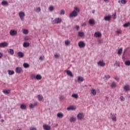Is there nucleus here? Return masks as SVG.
I'll return each mask as SVG.
<instances>
[{"mask_svg": "<svg viewBox=\"0 0 130 130\" xmlns=\"http://www.w3.org/2000/svg\"><path fill=\"white\" fill-rule=\"evenodd\" d=\"M80 13V9L78 7H75L73 11L70 14V18H76L78 16V14Z\"/></svg>", "mask_w": 130, "mask_h": 130, "instance_id": "f257e3e1", "label": "nucleus"}, {"mask_svg": "<svg viewBox=\"0 0 130 130\" xmlns=\"http://www.w3.org/2000/svg\"><path fill=\"white\" fill-rule=\"evenodd\" d=\"M18 15L20 20L23 21L24 20V17H25V13L23 11H20L19 12Z\"/></svg>", "mask_w": 130, "mask_h": 130, "instance_id": "f03ea898", "label": "nucleus"}, {"mask_svg": "<svg viewBox=\"0 0 130 130\" xmlns=\"http://www.w3.org/2000/svg\"><path fill=\"white\" fill-rule=\"evenodd\" d=\"M78 46L80 48H84L86 46V44L83 41H80L78 43Z\"/></svg>", "mask_w": 130, "mask_h": 130, "instance_id": "7ed1b4c3", "label": "nucleus"}, {"mask_svg": "<svg viewBox=\"0 0 130 130\" xmlns=\"http://www.w3.org/2000/svg\"><path fill=\"white\" fill-rule=\"evenodd\" d=\"M61 18H55L53 21V24H58L59 23H61Z\"/></svg>", "mask_w": 130, "mask_h": 130, "instance_id": "20e7f679", "label": "nucleus"}, {"mask_svg": "<svg viewBox=\"0 0 130 130\" xmlns=\"http://www.w3.org/2000/svg\"><path fill=\"white\" fill-rule=\"evenodd\" d=\"M77 118L78 119H79V120H82V119L84 118V114H83V113H79L77 115Z\"/></svg>", "mask_w": 130, "mask_h": 130, "instance_id": "39448f33", "label": "nucleus"}, {"mask_svg": "<svg viewBox=\"0 0 130 130\" xmlns=\"http://www.w3.org/2000/svg\"><path fill=\"white\" fill-rule=\"evenodd\" d=\"M43 128H44V130H50L51 129V126L50 125L45 124L43 125Z\"/></svg>", "mask_w": 130, "mask_h": 130, "instance_id": "423d86ee", "label": "nucleus"}, {"mask_svg": "<svg viewBox=\"0 0 130 130\" xmlns=\"http://www.w3.org/2000/svg\"><path fill=\"white\" fill-rule=\"evenodd\" d=\"M110 115L113 121H116V116H115V115L114 114H112V113H111L110 114Z\"/></svg>", "mask_w": 130, "mask_h": 130, "instance_id": "0eeeda50", "label": "nucleus"}, {"mask_svg": "<svg viewBox=\"0 0 130 130\" xmlns=\"http://www.w3.org/2000/svg\"><path fill=\"white\" fill-rule=\"evenodd\" d=\"M10 34L11 35V36H15V35H17V32L14 30H11L10 31Z\"/></svg>", "mask_w": 130, "mask_h": 130, "instance_id": "6e6552de", "label": "nucleus"}, {"mask_svg": "<svg viewBox=\"0 0 130 130\" xmlns=\"http://www.w3.org/2000/svg\"><path fill=\"white\" fill-rule=\"evenodd\" d=\"M3 93L6 95H9L11 93V89H3Z\"/></svg>", "mask_w": 130, "mask_h": 130, "instance_id": "1a4fd4ad", "label": "nucleus"}, {"mask_svg": "<svg viewBox=\"0 0 130 130\" xmlns=\"http://www.w3.org/2000/svg\"><path fill=\"white\" fill-rule=\"evenodd\" d=\"M8 44L6 42L0 43V47H1V48L7 47V46H8Z\"/></svg>", "mask_w": 130, "mask_h": 130, "instance_id": "9d476101", "label": "nucleus"}, {"mask_svg": "<svg viewBox=\"0 0 130 130\" xmlns=\"http://www.w3.org/2000/svg\"><path fill=\"white\" fill-rule=\"evenodd\" d=\"M17 55L20 58L24 57V53L22 52H17Z\"/></svg>", "mask_w": 130, "mask_h": 130, "instance_id": "9b49d317", "label": "nucleus"}, {"mask_svg": "<svg viewBox=\"0 0 130 130\" xmlns=\"http://www.w3.org/2000/svg\"><path fill=\"white\" fill-rule=\"evenodd\" d=\"M98 66H100V67H105V63H104L103 60L102 61L101 60L98 62Z\"/></svg>", "mask_w": 130, "mask_h": 130, "instance_id": "f8f14e48", "label": "nucleus"}, {"mask_svg": "<svg viewBox=\"0 0 130 130\" xmlns=\"http://www.w3.org/2000/svg\"><path fill=\"white\" fill-rule=\"evenodd\" d=\"M94 37H101L102 36V34L100 32H95L94 34Z\"/></svg>", "mask_w": 130, "mask_h": 130, "instance_id": "ddd939ff", "label": "nucleus"}, {"mask_svg": "<svg viewBox=\"0 0 130 130\" xmlns=\"http://www.w3.org/2000/svg\"><path fill=\"white\" fill-rule=\"evenodd\" d=\"M16 72L17 74H21V73H22V68L20 67H17L16 68Z\"/></svg>", "mask_w": 130, "mask_h": 130, "instance_id": "4468645a", "label": "nucleus"}, {"mask_svg": "<svg viewBox=\"0 0 130 130\" xmlns=\"http://www.w3.org/2000/svg\"><path fill=\"white\" fill-rule=\"evenodd\" d=\"M67 74L68 76H70V77H74V75H73V73L70 70L66 71Z\"/></svg>", "mask_w": 130, "mask_h": 130, "instance_id": "2eb2a0df", "label": "nucleus"}, {"mask_svg": "<svg viewBox=\"0 0 130 130\" xmlns=\"http://www.w3.org/2000/svg\"><path fill=\"white\" fill-rule=\"evenodd\" d=\"M110 19H111V16L109 15L104 17L105 21H110Z\"/></svg>", "mask_w": 130, "mask_h": 130, "instance_id": "dca6fc26", "label": "nucleus"}, {"mask_svg": "<svg viewBox=\"0 0 130 130\" xmlns=\"http://www.w3.org/2000/svg\"><path fill=\"white\" fill-rule=\"evenodd\" d=\"M70 122H74L76 121V117L75 116L71 117L70 119Z\"/></svg>", "mask_w": 130, "mask_h": 130, "instance_id": "f3484780", "label": "nucleus"}, {"mask_svg": "<svg viewBox=\"0 0 130 130\" xmlns=\"http://www.w3.org/2000/svg\"><path fill=\"white\" fill-rule=\"evenodd\" d=\"M36 80H38V81H39V80H41V79H42V76H41L40 74H38L36 76Z\"/></svg>", "mask_w": 130, "mask_h": 130, "instance_id": "a211bd4d", "label": "nucleus"}, {"mask_svg": "<svg viewBox=\"0 0 130 130\" xmlns=\"http://www.w3.org/2000/svg\"><path fill=\"white\" fill-rule=\"evenodd\" d=\"M88 22L90 25L95 24V20H94V19H89Z\"/></svg>", "mask_w": 130, "mask_h": 130, "instance_id": "6ab92c4d", "label": "nucleus"}, {"mask_svg": "<svg viewBox=\"0 0 130 130\" xmlns=\"http://www.w3.org/2000/svg\"><path fill=\"white\" fill-rule=\"evenodd\" d=\"M7 72L10 76H12V75H14V74H15V72L12 70H8Z\"/></svg>", "mask_w": 130, "mask_h": 130, "instance_id": "aec40b11", "label": "nucleus"}, {"mask_svg": "<svg viewBox=\"0 0 130 130\" xmlns=\"http://www.w3.org/2000/svg\"><path fill=\"white\" fill-rule=\"evenodd\" d=\"M57 116L59 118H62V117H63V114L62 113H58Z\"/></svg>", "mask_w": 130, "mask_h": 130, "instance_id": "412c9836", "label": "nucleus"}, {"mask_svg": "<svg viewBox=\"0 0 130 130\" xmlns=\"http://www.w3.org/2000/svg\"><path fill=\"white\" fill-rule=\"evenodd\" d=\"M8 2L6 1L3 0L2 3L1 4L2 5V6H8Z\"/></svg>", "mask_w": 130, "mask_h": 130, "instance_id": "4be33fe9", "label": "nucleus"}, {"mask_svg": "<svg viewBox=\"0 0 130 130\" xmlns=\"http://www.w3.org/2000/svg\"><path fill=\"white\" fill-rule=\"evenodd\" d=\"M124 89L125 91H129V86L128 85H126L124 87Z\"/></svg>", "mask_w": 130, "mask_h": 130, "instance_id": "5701e85b", "label": "nucleus"}, {"mask_svg": "<svg viewBox=\"0 0 130 130\" xmlns=\"http://www.w3.org/2000/svg\"><path fill=\"white\" fill-rule=\"evenodd\" d=\"M8 53L13 55L14 54V50L13 49H10L8 50Z\"/></svg>", "mask_w": 130, "mask_h": 130, "instance_id": "b1692460", "label": "nucleus"}, {"mask_svg": "<svg viewBox=\"0 0 130 130\" xmlns=\"http://www.w3.org/2000/svg\"><path fill=\"white\" fill-rule=\"evenodd\" d=\"M91 93L92 94V95H96L97 93V91H96V89H93L91 90Z\"/></svg>", "mask_w": 130, "mask_h": 130, "instance_id": "393cba45", "label": "nucleus"}, {"mask_svg": "<svg viewBox=\"0 0 130 130\" xmlns=\"http://www.w3.org/2000/svg\"><path fill=\"white\" fill-rule=\"evenodd\" d=\"M37 106V103H36L34 104H30L29 105V108L30 109L34 108V107Z\"/></svg>", "mask_w": 130, "mask_h": 130, "instance_id": "a878e982", "label": "nucleus"}, {"mask_svg": "<svg viewBox=\"0 0 130 130\" xmlns=\"http://www.w3.org/2000/svg\"><path fill=\"white\" fill-rule=\"evenodd\" d=\"M78 82H83L84 81V78L82 77L79 76L78 77Z\"/></svg>", "mask_w": 130, "mask_h": 130, "instance_id": "bb28decb", "label": "nucleus"}, {"mask_svg": "<svg viewBox=\"0 0 130 130\" xmlns=\"http://www.w3.org/2000/svg\"><path fill=\"white\" fill-rule=\"evenodd\" d=\"M38 99L39 101H42V99H43V96H42V95L39 94L38 95Z\"/></svg>", "mask_w": 130, "mask_h": 130, "instance_id": "cd10ccee", "label": "nucleus"}, {"mask_svg": "<svg viewBox=\"0 0 130 130\" xmlns=\"http://www.w3.org/2000/svg\"><path fill=\"white\" fill-rule=\"evenodd\" d=\"M72 97L73 98H75V99H78L79 98V96L78 95V94L74 93L72 95Z\"/></svg>", "mask_w": 130, "mask_h": 130, "instance_id": "c85d7f7f", "label": "nucleus"}, {"mask_svg": "<svg viewBox=\"0 0 130 130\" xmlns=\"http://www.w3.org/2000/svg\"><path fill=\"white\" fill-rule=\"evenodd\" d=\"M23 45V47H28V46L30 45V44L28 42H24Z\"/></svg>", "mask_w": 130, "mask_h": 130, "instance_id": "c756f323", "label": "nucleus"}, {"mask_svg": "<svg viewBox=\"0 0 130 130\" xmlns=\"http://www.w3.org/2000/svg\"><path fill=\"white\" fill-rule=\"evenodd\" d=\"M121 53H122V48H120L118 50V55H121Z\"/></svg>", "mask_w": 130, "mask_h": 130, "instance_id": "7c9ffc66", "label": "nucleus"}, {"mask_svg": "<svg viewBox=\"0 0 130 130\" xmlns=\"http://www.w3.org/2000/svg\"><path fill=\"white\" fill-rule=\"evenodd\" d=\"M76 108L74 107L73 106H70L67 108V110H75Z\"/></svg>", "mask_w": 130, "mask_h": 130, "instance_id": "2f4dec72", "label": "nucleus"}, {"mask_svg": "<svg viewBox=\"0 0 130 130\" xmlns=\"http://www.w3.org/2000/svg\"><path fill=\"white\" fill-rule=\"evenodd\" d=\"M22 32L23 33V34H25L27 35L28 34V33H29V30H27V29H22Z\"/></svg>", "mask_w": 130, "mask_h": 130, "instance_id": "473e14b6", "label": "nucleus"}, {"mask_svg": "<svg viewBox=\"0 0 130 130\" xmlns=\"http://www.w3.org/2000/svg\"><path fill=\"white\" fill-rule=\"evenodd\" d=\"M128 26H130V22H128L127 23L123 24V27H125V28L128 27Z\"/></svg>", "mask_w": 130, "mask_h": 130, "instance_id": "72a5a7b5", "label": "nucleus"}, {"mask_svg": "<svg viewBox=\"0 0 130 130\" xmlns=\"http://www.w3.org/2000/svg\"><path fill=\"white\" fill-rule=\"evenodd\" d=\"M21 109H26V107L25 105L21 104L20 106Z\"/></svg>", "mask_w": 130, "mask_h": 130, "instance_id": "f704fd0d", "label": "nucleus"}, {"mask_svg": "<svg viewBox=\"0 0 130 130\" xmlns=\"http://www.w3.org/2000/svg\"><path fill=\"white\" fill-rule=\"evenodd\" d=\"M78 35L79 36H80V37H83L84 35V32L79 31L78 33Z\"/></svg>", "mask_w": 130, "mask_h": 130, "instance_id": "c9c22d12", "label": "nucleus"}, {"mask_svg": "<svg viewBox=\"0 0 130 130\" xmlns=\"http://www.w3.org/2000/svg\"><path fill=\"white\" fill-rule=\"evenodd\" d=\"M35 11L36 12H37V13H39L41 11V9L40 8V7L37 8L35 9Z\"/></svg>", "mask_w": 130, "mask_h": 130, "instance_id": "e433bc0d", "label": "nucleus"}, {"mask_svg": "<svg viewBox=\"0 0 130 130\" xmlns=\"http://www.w3.org/2000/svg\"><path fill=\"white\" fill-rule=\"evenodd\" d=\"M23 67L25 69H27V68H29V64H28L27 63H23Z\"/></svg>", "mask_w": 130, "mask_h": 130, "instance_id": "4c0bfd02", "label": "nucleus"}, {"mask_svg": "<svg viewBox=\"0 0 130 130\" xmlns=\"http://www.w3.org/2000/svg\"><path fill=\"white\" fill-rule=\"evenodd\" d=\"M49 9L50 12H52L54 10V7L53 6H51L49 7Z\"/></svg>", "mask_w": 130, "mask_h": 130, "instance_id": "58836bf2", "label": "nucleus"}, {"mask_svg": "<svg viewBox=\"0 0 130 130\" xmlns=\"http://www.w3.org/2000/svg\"><path fill=\"white\" fill-rule=\"evenodd\" d=\"M125 66H130V61L129 60L125 61Z\"/></svg>", "mask_w": 130, "mask_h": 130, "instance_id": "ea45409f", "label": "nucleus"}, {"mask_svg": "<svg viewBox=\"0 0 130 130\" xmlns=\"http://www.w3.org/2000/svg\"><path fill=\"white\" fill-rule=\"evenodd\" d=\"M106 79V80H108V79H110V75H105V77H104V79Z\"/></svg>", "mask_w": 130, "mask_h": 130, "instance_id": "a19ab883", "label": "nucleus"}, {"mask_svg": "<svg viewBox=\"0 0 130 130\" xmlns=\"http://www.w3.org/2000/svg\"><path fill=\"white\" fill-rule=\"evenodd\" d=\"M111 86L112 88H115V87H116V83L115 82H113Z\"/></svg>", "mask_w": 130, "mask_h": 130, "instance_id": "79ce46f5", "label": "nucleus"}, {"mask_svg": "<svg viewBox=\"0 0 130 130\" xmlns=\"http://www.w3.org/2000/svg\"><path fill=\"white\" fill-rule=\"evenodd\" d=\"M70 43H71V42H70V41H69V40L65 41V44H66V45H67V46L70 45Z\"/></svg>", "mask_w": 130, "mask_h": 130, "instance_id": "37998d69", "label": "nucleus"}, {"mask_svg": "<svg viewBox=\"0 0 130 130\" xmlns=\"http://www.w3.org/2000/svg\"><path fill=\"white\" fill-rule=\"evenodd\" d=\"M126 3V0H121V4H122V5H125Z\"/></svg>", "mask_w": 130, "mask_h": 130, "instance_id": "c03bdc74", "label": "nucleus"}, {"mask_svg": "<svg viewBox=\"0 0 130 130\" xmlns=\"http://www.w3.org/2000/svg\"><path fill=\"white\" fill-rule=\"evenodd\" d=\"M31 80H34V79H36V76H35V75L32 74L31 75Z\"/></svg>", "mask_w": 130, "mask_h": 130, "instance_id": "a18cd8bd", "label": "nucleus"}, {"mask_svg": "<svg viewBox=\"0 0 130 130\" xmlns=\"http://www.w3.org/2000/svg\"><path fill=\"white\" fill-rule=\"evenodd\" d=\"M60 14L61 15H64V14H65L64 10H63H63H61V11H60Z\"/></svg>", "mask_w": 130, "mask_h": 130, "instance_id": "49530a36", "label": "nucleus"}, {"mask_svg": "<svg viewBox=\"0 0 130 130\" xmlns=\"http://www.w3.org/2000/svg\"><path fill=\"white\" fill-rule=\"evenodd\" d=\"M75 29H76L77 30L80 29V26L79 25H76L75 26Z\"/></svg>", "mask_w": 130, "mask_h": 130, "instance_id": "de8ad7c7", "label": "nucleus"}, {"mask_svg": "<svg viewBox=\"0 0 130 130\" xmlns=\"http://www.w3.org/2000/svg\"><path fill=\"white\" fill-rule=\"evenodd\" d=\"M116 32H117L118 34H121V30L118 29V30L116 31Z\"/></svg>", "mask_w": 130, "mask_h": 130, "instance_id": "09e8293b", "label": "nucleus"}, {"mask_svg": "<svg viewBox=\"0 0 130 130\" xmlns=\"http://www.w3.org/2000/svg\"><path fill=\"white\" fill-rule=\"evenodd\" d=\"M30 130H37V129L35 127H30Z\"/></svg>", "mask_w": 130, "mask_h": 130, "instance_id": "8fccbe9b", "label": "nucleus"}, {"mask_svg": "<svg viewBox=\"0 0 130 130\" xmlns=\"http://www.w3.org/2000/svg\"><path fill=\"white\" fill-rule=\"evenodd\" d=\"M54 56H55V58H58L59 57V55H58V54H55L54 55Z\"/></svg>", "mask_w": 130, "mask_h": 130, "instance_id": "3c124183", "label": "nucleus"}, {"mask_svg": "<svg viewBox=\"0 0 130 130\" xmlns=\"http://www.w3.org/2000/svg\"><path fill=\"white\" fill-rule=\"evenodd\" d=\"M120 101H123L124 100V98L123 96H121L120 98Z\"/></svg>", "mask_w": 130, "mask_h": 130, "instance_id": "603ef678", "label": "nucleus"}, {"mask_svg": "<svg viewBox=\"0 0 130 130\" xmlns=\"http://www.w3.org/2000/svg\"><path fill=\"white\" fill-rule=\"evenodd\" d=\"M114 79L116 80V81H119V78L117 77H115L114 78Z\"/></svg>", "mask_w": 130, "mask_h": 130, "instance_id": "864d4df0", "label": "nucleus"}, {"mask_svg": "<svg viewBox=\"0 0 130 130\" xmlns=\"http://www.w3.org/2000/svg\"><path fill=\"white\" fill-rule=\"evenodd\" d=\"M86 23H85V22H84V23L82 24V27H85V26H86Z\"/></svg>", "mask_w": 130, "mask_h": 130, "instance_id": "5fc2aeb1", "label": "nucleus"}, {"mask_svg": "<svg viewBox=\"0 0 130 130\" xmlns=\"http://www.w3.org/2000/svg\"><path fill=\"white\" fill-rule=\"evenodd\" d=\"M39 59H40V60H43V57H42V56H40L39 57Z\"/></svg>", "mask_w": 130, "mask_h": 130, "instance_id": "6e6d98bb", "label": "nucleus"}, {"mask_svg": "<svg viewBox=\"0 0 130 130\" xmlns=\"http://www.w3.org/2000/svg\"><path fill=\"white\" fill-rule=\"evenodd\" d=\"M52 125L53 126V127H56L55 124H52Z\"/></svg>", "mask_w": 130, "mask_h": 130, "instance_id": "4d7b16f0", "label": "nucleus"}, {"mask_svg": "<svg viewBox=\"0 0 130 130\" xmlns=\"http://www.w3.org/2000/svg\"><path fill=\"white\" fill-rule=\"evenodd\" d=\"M2 57H3V54L0 52V58H2Z\"/></svg>", "mask_w": 130, "mask_h": 130, "instance_id": "13d9d810", "label": "nucleus"}, {"mask_svg": "<svg viewBox=\"0 0 130 130\" xmlns=\"http://www.w3.org/2000/svg\"><path fill=\"white\" fill-rule=\"evenodd\" d=\"M104 1L105 3H108V2H109V0H104Z\"/></svg>", "mask_w": 130, "mask_h": 130, "instance_id": "bf43d9fd", "label": "nucleus"}, {"mask_svg": "<svg viewBox=\"0 0 130 130\" xmlns=\"http://www.w3.org/2000/svg\"><path fill=\"white\" fill-rule=\"evenodd\" d=\"M118 3L119 4H121V1L119 0L118 2Z\"/></svg>", "mask_w": 130, "mask_h": 130, "instance_id": "052dcab7", "label": "nucleus"}, {"mask_svg": "<svg viewBox=\"0 0 130 130\" xmlns=\"http://www.w3.org/2000/svg\"><path fill=\"white\" fill-rule=\"evenodd\" d=\"M60 99H63V96H60Z\"/></svg>", "mask_w": 130, "mask_h": 130, "instance_id": "680f3d73", "label": "nucleus"}, {"mask_svg": "<svg viewBox=\"0 0 130 130\" xmlns=\"http://www.w3.org/2000/svg\"><path fill=\"white\" fill-rule=\"evenodd\" d=\"M128 99H129L130 100V94H129L128 96Z\"/></svg>", "mask_w": 130, "mask_h": 130, "instance_id": "e2e57ef3", "label": "nucleus"}, {"mask_svg": "<svg viewBox=\"0 0 130 130\" xmlns=\"http://www.w3.org/2000/svg\"><path fill=\"white\" fill-rule=\"evenodd\" d=\"M1 121H2V122H4V121H5V120L2 119V120H1Z\"/></svg>", "mask_w": 130, "mask_h": 130, "instance_id": "0e129e2a", "label": "nucleus"}, {"mask_svg": "<svg viewBox=\"0 0 130 130\" xmlns=\"http://www.w3.org/2000/svg\"><path fill=\"white\" fill-rule=\"evenodd\" d=\"M55 125H56V126H58V124H56Z\"/></svg>", "mask_w": 130, "mask_h": 130, "instance_id": "69168bd1", "label": "nucleus"}, {"mask_svg": "<svg viewBox=\"0 0 130 130\" xmlns=\"http://www.w3.org/2000/svg\"><path fill=\"white\" fill-rule=\"evenodd\" d=\"M92 13H93V14H94V13H95V10H93V11H92Z\"/></svg>", "mask_w": 130, "mask_h": 130, "instance_id": "338daca9", "label": "nucleus"}, {"mask_svg": "<svg viewBox=\"0 0 130 130\" xmlns=\"http://www.w3.org/2000/svg\"><path fill=\"white\" fill-rule=\"evenodd\" d=\"M17 130H22V129H17Z\"/></svg>", "mask_w": 130, "mask_h": 130, "instance_id": "774afa93", "label": "nucleus"}]
</instances>
